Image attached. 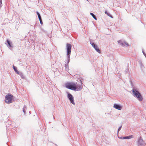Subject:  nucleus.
<instances>
[{
	"instance_id": "1",
	"label": "nucleus",
	"mask_w": 146,
	"mask_h": 146,
	"mask_svg": "<svg viewBox=\"0 0 146 146\" xmlns=\"http://www.w3.org/2000/svg\"><path fill=\"white\" fill-rule=\"evenodd\" d=\"M81 84L75 83L73 82H70L67 83L66 84V87L67 88L74 90L75 91H81L82 89V82L80 80Z\"/></svg>"
},
{
	"instance_id": "2",
	"label": "nucleus",
	"mask_w": 146,
	"mask_h": 146,
	"mask_svg": "<svg viewBox=\"0 0 146 146\" xmlns=\"http://www.w3.org/2000/svg\"><path fill=\"white\" fill-rule=\"evenodd\" d=\"M132 91L133 96L137 98L139 101H141L143 100V97L138 90L136 89H133L132 90Z\"/></svg>"
},
{
	"instance_id": "3",
	"label": "nucleus",
	"mask_w": 146,
	"mask_h": 146,
	"mask_svg": "<svg viewBox=\"0 0 146 146\" xmlns=\"http://www.w3.org/2000/svg\"><path fill=\"white\" fill-rule=\"evenodd\" d=\"M72 45L69 43H67L66 45V49L67 51V63H69L70 62V56L71 53Z\"/></svg>"
},
{
	"instance_id": "4",
	"label": "nucleus",
	"mask_w": 146,
	"mask_h": 146,
	"mask_svg": "<svg viewBox=\"0 0 146 146\" xmlns=\"http://www.w3.org/2000/svg\"><path fill=\"white\" fill-rule=\"evenodd\" d=\"M13 96L11 94H8L5 97V101L6 103L9 104L12 103Z\"/></svg>"
},
{
	"instance_id": "5",
	"label": "nucleus",
	"mask_w": 146,
	"mask_h": 146,
	"mask_svg": "<svg viewBox=\"0 0 146 146\" xmlns=\"http://www.w3.org/2000/svg\"><path fill=\"white\" fill-rule=\"evenodd\" d=\"M137 146H145L146 145V143L143 140L141 137H140L138 139L137 141Z\"/></svg>"
},
{
	"instance_id": "6",
	"label": "nucleus",
	"mask_w": 146,
	"mask_h": 146,
	"mask_svg": "<svg viewBox=\"0 0 146 146\" xmlns=\"http://www.w3.org/2000/svg\"><path fill=\"white\" fill-rule=\"evenodd\" d=\"M89 40L90 41V44L99 53H101V51L98 48L97 46L95 44L93 40L91 39H89Z\"/></svg>"
},
{
	"instance_id": "7",
	"label": "nucleus",
	"mask_w": 146,
	"mask_h": 146,
	"mask_svg": "<svg viewBox=\"0 0 146 146\" xmlns=\"http://www.w3.org/2000/svg\"><path fill=\"white\" fill-rule=\"evenodd\" d=\"M5 44L7 46L8 48L11 50H12L13 47L12 42L8 39L6 41Z\"/></svg>"
},
{
	"instance_id": "8",
	"label": "nucleus",
	"mask_w": 146,
	"mask_h": 146,
	"mask_svg": "<svg viewBox=\"0 0 146 146\" xmlns=\"http://www.w3.org/2000/svg\"><path fill=\"white\" fill-rule=\"evenodd\" d=\"M67 97L69 100L70 102L74 105H75V103L74 102L73 96L71 94L68 93L67 95Z\"/></svg>"
},
{
	"instance_id": "9",
	"label": "nucleus",
	"mask_w": 146,
	"mask_h": 146,
	"mask_svg": "<svg viewBox=\"0 0 146 146\" xmlns=\"http://www.w3.org/2000/svg\"><path fill=\"white\" fill-rule=\"evenodd\" d=\"M118 43L122 46H129L128 43L125 42H123L121 40H119L117 41Z\"/></svg>"
},
{
	"instance_id": "10",
	"label": "nucleus",
	"mask_w": 146,
	"mask_h": 146,
	"mask_svg": "<svg viewBox=\"0 0 146 146\" xmlns=\"http://www.w3.org/2000/svg\"><path fill=\"white\" fill-rule=\"evenodd\" d=\"M113 107L116 109L121 110L122 108L121 106L117 104H114L113 105Z\"/></svg>"
},
{
	"instance_id": "11",
	"label": "nucleus",
	"mask_w": 146,
	"mask_h": 146,
	"mask_svg": "<svg viewBox=\"0 0 146 146\" xmlns=\"http://www.w3.org/2000/svg\"><path fill=\"white\" fill-rule=\"evenodd\" d=\"M30 35V36H36V33L35 32L33 31H31L29 33Z\"/></svg>"
},
{
	"instance_id": "12",
	"label": "nucleus",
	"mask_w": 146,
	"mask_h": 146,
	"mask_svg": "<svg viewBox=\"0 0 146 146\" xmlns=\"http://www.w3.org/2000/svg\"><path fill=\"white\" fill-rule=\"evenodd\" d=\"M133 137L132 135H129L127 136H125L122 138L123 139H130L133 138Z\"/></svg>"
},
{
	"instance_id": "13",
	"label": "nucleus",
	"mask_w": 146,
	"mask_h": 146,
	"mask_svg": "<svg viewBox=\"0 0 146 146\" xmlns=\"http://www.w3.org/2000/svg\"><path fill=\"white\" fill-rule=\"evenodd\" d=\"M139 62L141 68L142 70H143L144 68V66L142 63L141 61H139Z\"/></svg>"
},
{
	"instance_id": "14",
	"label": "nucleus",
	"mask_w": 146,
	"mask_h": 146,
	"mask_svg": "<svg viewBox=\"0 0 146 146\" xmlns=\"http://www.w3.org/2000/svg\"><path fill=\"white\" fill-rule=\"evenodd\" d=\"M105 13L106 15H107L108 16L110 17L111 18H113V17L112 15L109 12L107 11H105Z\"/></svg>"
},
{
	"instance_id": "15",
	"label": "nucleus",
	"mask_w": 146,
	"mask_h": 146,
	"mask_svg": "<svg viewBox=\"0 0 146 146\" xmlns=\"http://www.w3.org/2000/svg\"><path fill=\"white\" fill-rule=\"evenodd\" d=\"M13 68L15 72L17 74H18V73H19V72L18 71V70L17 69V67H15V66L13 65Z\"/></svg>"
},
{
	"instance_id": "16",
	"label": "nucleus",
	"mask_w": 146,
	"mask_h": 146,
	"mask_svg": "<svg viewBox=\"0 0 146 146\" xmlns=\"http://www.w3.org/2000/svg\"><path fill=\"white\" fill-rule=\"evenodd\" d=\"M17 74L19 75L22 78L24 79L25 78L22 72H19V73H18Z\"/></svg>"
},
{
	"instance_id": "17",
	"label": "nucleus",
	"mask_w": 146,
	"mask_h": 146,
	"mask_svg": "<svg viewBox=\"0 0 146 146\" xmlns=\"http://www.w3.org/2000/svg\"><path fill=\"white\" fill-rule=\"evenodd\" d=\"M90 14L95 20H97V18L96 15H95L93 13H90Z\"/></svg>"
},
{
	"instance_id": "18",
	"label": "nucleus",
	"mask_w": 146,
	"mask_h": 146,
	"mask_svg": "<svg viewBox=\"0 0 146 146\" xmlns=\"http://www.w3.org/2000/svg\"><path fill=\"white\" fill-rule=\"evenodd\" d=\"M36 13L38 15L39 19L40 20L41 19V17L40 13L38 11H36Z\"/></svg>"
},
{
	"instance_id": "19",
	"label": "nucleus",
	"mask_w": 146,
	"mask_h": 146,
	"mask_svg": "<svg viewBox=\"0 0 146 146\" xmlns=\"http://www.w3.org/2000/svg\"><path fill=\"white\" fill-rule=\"evenodd\" d=\"M68 63H67V62L66 64H65V70L66 71H68Z\"/></svg>"
},
{
	"instance_id": "20",
	"label": "nucleus",
	"mask_w": 146,
	"mask_h": 146,
	"mask_svg": "<svg viewBox=\"0 0 146 146\" xmlns=\"http://www.w3.org/2000/svg\"><path fill=\"white\" fill-rule=\"evenodd\" d=\"M142 52L143 54L145 56V57L146 58V54L144 52V50H142Z\"/></svg>"
},
{
	"instance_id": "21",
	"label": "nucleus",
	"mask_w": 146,
	"mask_h": 146,
	"mask_svg": "<svg viewBox=\"0 0 146 146\" xmlns=\"http://www.w3.org/2000/svg\"><path fill=\"white\" fill-rule=\"evenodd\" d=\"M121 127H122V126H121L118 129V130H117V132L118 133L119 131L121 129Z\"/></svg>"
},
{
	"instance_id": "22",
	"label": "nucleus",
	"mask_w": 146,
	"mask_h": 146,
	"mask_svg": "<svg viewBox=\"0 0 146 146\" xmlns=\"http://www.w3.org/2000/svg\"><path fill=\"white\" fill-rule=\"evenodd\" d=\"M39 20V21H40V24L41 25H42V24H43V22H42V19H41L40 20Z\"/></svg>"
},
{
	"instance_id": "23",
	"label": "nucleus",
	"mask_w": 146,
	"mask_h": 146,
	"mask_svg": "<svg viewBox=\"0 0 146 146\" xmlns=\"http://www.w3.org/2000/svg\"><path fill=\"white\" fill-rule=\"evenodd\" d=\"M2 0H0V6H1L2 5Z\"/></svg>"
},
{
	"instance_id": "24",
	"label": "nucleus",
	"mask_w": 146,
	"mask_h": 146,
	"mask_svg": "<svg viewBox=\"0 0 146 146\" xmlns=\"http://www.w3.org/2000/svg\"><path fill=\"white\" fill-rule=\"evenodd\" d=\"M23 112L24 114H25L26 112H25V109H23Z\"/></svg>"
},
{
	"instance_id": "25",
	"label": "nucleus",
	"mask_w": 146,
	"mask_h": 146,
	"mask_svg": "<svg viewBox=\"0 0 146 146\" xmlns=\"http://www.w3.org/2000/svg\"><path fill=\"white\" fill-rule=\"evenodd\" d=\"M26 108V106L25 105L23 107V109H25V110Z\"/></svg>"
},
{
	"instance_id": "26",
	"label": "nucleus",
	"mask_w": 146,
	"mask_h": 146,
	"mask_svg": "<svg viewBox=\"0 0 146 146\" xmlns=\"http://www.w3.org/2000/svg\"><path fill=\"white\" fill-rule=\"evenodd\" d=\"M119 138L120 139H122V138H123L122 137H119Z\"/></svg>"
},
{
	"instance_id": "27",
	"label": "nucleus",
	"mask_w": 146,
	"mask_h": 146,
	"mask_svg": "<svg viewBox=\"0 0 146 146\" xmlns=\"http://www.w3.org/2000/svg\"><path fill=\"white\" fill-rule=\"evenodd\" d=\"M87 0V1H88V0Z\"/></svg>"
}]
</instances>
